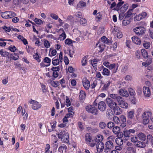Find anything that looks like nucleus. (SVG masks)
Returning <instances> with one entry per match:
<instances>
[{
  "label": "nucleus",
  "mask_w": 153,
  "mask_h": 153,
  "mask_svg": "<svg viewBox=\"0 0 153 153\" xmlns=\"http://www.w3.org/2000/svg\"><path fill=\"white\" fill-rule=\"evenodd\" d=\"M136 132V130L134 129H129V130H124L123 133L120 132L117 134L119 137L118 138H121L123 136V139L125 140H129L130 136L132 134H134Z\"/></svg>",
  "instance_id": "f257e3e1"
},
{
  "label": "nucleus",
  "mask_w": 153,
  "mask_h": 153,
  "mask_svg": "<svg viewBox=\"0 0 153 153\" xmlns=\"http://www.w3.org/2000/svg\"><path fill=\"white\" fill-rule=\"evenodd\" d=\"M114 139V137L112 136H110L108 138V140L105 144V147L104 150L105 152H109L113 149L114 147L113 142Z\"/></svg>",
  "instance_id": "f03ea898"
},
{
  "label": "nucleus",
  "mask_w": 153,
  "mask_h": 153,
  "mask_svg": "<svg viewBox=\"0 0 153 153\" xmlns=\"http://www.w3.org/2000/svg\"><path fill=\"white\" fill-rule=\"evenodd\" d=\"M58 138L60 139L64 143H68L69 141V134L66 132L64 130H62L59 133L56 134Z\"/></svg>",
  "instance_id": "7ed1b4c3"
},
{
  "label": "nucleus",
  "mask_w": 153,
  "mask_h": 153,
  "mask_svg": "<svg viewBox=\"0 0 153 153\" xmlns=\"http://www.w3.org/2000/svg\"><path fill=\"white\" fill-rule=\"evenodd\" d=\"M152 113L151 111H148L144 112L142 115L143 123L146 125L149 121V119L151 117Z\"/></svg>",
  "instance_id": "20e7f679"
},
{
  "label": "nucleus",
  "mask_w": 153,
  "mask_h": 153,
  "mask_svg": "<svg viewBox=\"0 0 153 153\" xmlns=\"http://www.w3.org/2000/svg\"><path fill=\"white\" fill-rule=\"evenodd\" d=\"M85 109L88 112L91 113L94 115H96L98 114V110L94 105H88L86 107Z\"/></svg>",
  "instance_id": "39448f33"
},
{
  "label": "nucleus",
  "mask_w": 153,
  "mask_h": 153,
  "mask_svg": "<svg viewBox=\"0 0 153 153\" xmlns=\"http://www.w3.org/2000/svg\"><path fill=\"white\" fill-rule=\"evenodd\" d=\"M146 29L143 27H138L133 29V31L138 36L142 35L145 33Z\"/></svg>",
  "instance_id": "423d86ee"
},
{
  "label": "nucleus",
  "mask_w": 153,
  "mask_h": 153,
  "mask_svg": "<svg viewBox=\"0 0 153 153\" xmlns=\"http://www.w3.org/2000/svg\"><path fill=\"white\" fill-rule=\"evenodd\" d=\"M106 102L108 106L111 109L116 106L117 104V103L112 99L109 98H107L106 99Z\"/></svg>",
  "instance_id": "0eeeda50"
},
{
  "label": "nucleus",
  "mask_w": 153,
  "mask_h": 153,
  "mask_svg": "<svg viewBox=\"0 0 153 153\" xmlns=\"http://www.w3.org/2000/svg\"><path fill=\"white\" fill-rule=\"evenodd\" d=\"M117 102L118 105L120 107L125 109H127L128 108V104L123 100V98L122 97Z\"/></svg>",
  "instance_id": "6e6552de"
},
{
  "label": "nucleus",
  "mask_w": 153,
  "mask_h": 153,
  "mask_svg": "<svg viewBox=\"0 0 153 153\" xmlns=\"http://www.w3.org/2000/svg\"><path fill=\"white\" fill-rule=\"evenodd\" d=\"M30 103L33 105L32 108L33 110H37L41 107V105L39 104L38 102L34 100H32Z\"/></svg>",
  "instance_id": "1a4fd4ad"
},
{
  "label": "nucleus",
  "mask_w": 153,
  "mask_h": 153,
  "mask_svg": "<svg viewBox=\"0 0 153 153\" xmlns=\"http://www.w3.org/2000/svg\"><path fill=\"white\" fill-rule=\"evenodd\" d=\"M83 85L86 90H88L90 87V84L89 80L86 78H83L82 80Z\"/></svg>",
  "instance_id": "9d476101"
},
{
  "label": "nucleus",
  "mask_w": 153,
  "mask_h": 153,
  "mask_svg": "<svg viewBox=\"0 0 153 153\" xmlns=\"http://www.w3.org/2000/svg\"><path fill=\"white\" fill-rule=\"evenodd\" d=\"M122 127H124L126 126V118L125 116L122 115L120 117V123L119 125Z\"/></svg>",
  "instance_id": "9b49d317"
},
{
  "label": "nucleus",
  "mask_w": 153,
  "mask_h": 153,
  "mask_svg": "<svg viewBox=\"0 0 153 153\" xmlns=\"http://www.w3.org/2000/svg\"><path fill=\"white\" fill-rule=\"evenodd\" d=\"M98 109L101 111H104L106 109V104L103 101L100 102L98 104Z\"/></svg>",
  "instance_id": "f8f14e48"
},
{
  "label": "nucleus",
  "mask_w": 153,
  "mask_h": 153,
  "mask_svg": "<svg viewBox=\"0 0 153 153\" xmlns=\"http://www.w3.org/2000/svg\"><path fill=\"white\" fill-rule=\"evenodd\" d=\"M104 145L103 143L98 142L96 144V148L97 152H100L102 151L104 149Z\"/></svg>",
  "instance_id": "ddd939ff"
},
{
  "label": "nucleus",
  "mask_w": 153,
  "mask_h": 153,
  "mask_svg": "<svg viewBox=\"0 0 153 153\" xmlns=\"http://www.w3.org/2000/svg\"><path fill=\"white\" fill-rule=\"evenodd\" d=\"M143 91L145 96L149 97L151 95V92L149 88L144 86L143 88Z\"/></svg>",
  "instance_id": "4468645a"
},
{
  "label": "nucleus",
  "mask_w": 153,
  "mask_h": 153,
  "mask_svg": "<svg viewBox=\"0 0 153 153\" xmlns=\"http://www.w3.org/2000/svg\"><path fill=\"white\" fill-rule=\"evenodd\" d=\"M109 65L108 68L110 70H111L113 73H116L118 70V66L115 63L110 64Z\"/></svg>",
  "instance_id": "2eb2a0df"
},
{
  "label": "nucleus",
  "mask_w": 153,
  "mask_h": 153,
  "mask_svg": "<svg viewBox=\"0 0 153 153\" xmlns=\"http://www.w3.org/2000/svg\"><path fill=\"white\" fill-rule=\"evenodd\" d=\"M112 109L113 110L114 114L116 115L120 114L122 113V110L117 105H117L116 106L114 107Z\"/></svg>",
  "instance_id": "dca6fc26"
},
{
  "label": "nucleus",
  "mask_w": 153,
  "mask_h": 153,
  "mask_svg": "<svg viewBox=\"0 0 153 153\" xmlns=\"http://www.w3.org/2000/svg\"><path fill=\"white\" fill-rule=\"evenodd\" d=\"M120 95L124 97H127L129 96L128 92L125 89H120L119 91Z\"/></svg>",
  "instance_id": "f3484780"
},
{
  "label": "nucleus",
  "mask_w": 153,
  "mask_h": 153,
  "mask_svg": "<svg viewBox=\"0 0 153 153\" xmlns=\"http://www.w3.org/2000/svg\"><path fill=\"white\" fill-rule=\"evenodd\" d=\"M111 98L114 100H116L117 102L122 97L117 94H109Z\"/></svg>",
  "instance_id": "a211bd4d"
},
{
  "label": "nucleus",
  "mask_w": 153,
  "mask_h": 153,
  "mask_svg": "<svg viewBox=\"0 0 153 153\" xmlns=\"http://www.w3.org/2000/svg\"><path fill=\"white\" fill-rule=\"evenodd\" d=\"M103 140V137L101 134L97 135L94 139V141L96 143L102 142Z\"/></svg>",
  "instance_id": "6ab92c4d"
},
{
  "label": "nucleus",
  "mask_w": 153,
  "mask_h": 153,
  "mask_svg": "<svg viewBox=\"0 0 153 153\" xmlns=\"http://www.w3.org/2000/svg\"><path fill=\"white\" fill-rule=\"evenodd\" d=\"M99 61V59H95L91 60L90 61V64L93 66L95 70L97 69V62Z\"/></svg>",
  "instance_id": "aec40b11"
},
{
  "label": "nucleus",
  "mask_w": 153,
  "mask_h": 153,
  "mask_svg": "<svg viewBox=\"0 0 153 153\" xmlns=\"http://www.w3.org/2000/svg\"><path fill=\"white\" fill-rule=\"evenodd\" d=\"M101 67L103 69L102 73L103 75L108 76L110 75V71L107 68H104L103 65H102Z\"/></svg>",
  "instance_id": "412c9836"
},
{
  "label": "nucleus",
  "mask_w": 153,
  "mask_h": 153,
  "mask_svg": "<svg viewBox=\"0 0 153 153\" xmlns=\"http://www.w3.org/2000/svg\"><path fill=\"white\" fill-rule=\"evenodd\" d=\"M101 41L103 42V43L108 45L112 43V41L110 40H109L105 36H103L101 37Z\"/></svg>",
  "instance_id": "4be33fe9"
},
{
  "label": "nucleus",
  "mask_w": 153,
  "mask_h": 153,
  "mask_svg": "<svg viewBox=\"0 0 153 153\" xmlns=\"http://www.w3.org/2000/svg\"><path fill=\"white\" fill-rule=\"evenodd\" d=\"M132 40L133 42L136 44L140 45L141 43L140 39L136 36L132 37Z\"/></svg>",
  "instance_id": "5701e85b"
},
{
  "label": "nucleus",
  "mask_w": 153,
  "mask_h": 153,
  "mask_svg": "<svg viewBox=\"0 0 153 153\" xmlns=\"http://www.w3.org/2000/svg\"><path fill=\"white\" fill-rule=\"evenodd\" d=\"M137 136L138 138H139V140L141 141H144L146 140V135L142 132L138 133L137 135Z\"/></svg>",
  "instance_id": "b1692460"
},
{
  "label": "nucleus",
  "mask_w": 153,
  "mask_h": 153,
  "mask_svg": "<svg viewBox=\"0 0 153 153\" xmlns=\"http://www.w3.org/2000/svg\"><path fill=\"white\" fill-rule=\"evenodd\" d=\"M79 94V97L80 100H84L86 96V94L85 92L82 90H81L80 91Z\"/></svg>",
  "instance_id": "393cba45"
},
{
  "label": "nucleus",
  "mask_w": 153,
  "mask_h": 153,
  "mask_svg": "<svg viewBox=\"0 0 153 153\" xmlns=\"http://www.w3.org/2000/svg\"><path fill=\"white\" fill-rule=\"evenodd\" d=\"M137 143L135 144V146H136L141 148H143L146 146L145 143L141 141L138 140Z\"/></svg>",
  "instance_id": "a878e982"
},
{
  "label": "nucleus",
  "mask_w": 153,
  "mask_h": 153,
  "mask_svg": "<svg viewBox=\"0 0 153 153\" xmlns=\"http://www.w3.org/2000/svg\"><path fill=\"white\" fill-rule=\"evenodd\" d=\"M132 10H128L126 14L125 17L127 18L128 19L131 20L132 17Z\"/></svg>",
  "instance_id": "bb28decb"
},
{
  "label": "nucleus",
  "mask_w": 153,
  "mask_h": 153,
  "mask_svg": "<svg viewBox=\"0 0 153 153\" xmlns=\"http://www.w3.org/2000/svg\"><path fill=\"white\" fill-rule=\"evenodd\" d=\"M147 140L145 142L146 143H148L149 142L150 143L153 142V137L151 134H148L147 136Z\"/></svg>",
  "instance_id": "cd10ccee"
},
{
  "label": "nucleus",
  "mask_w": 153,
  "mask_h": 153,
  "mask_svg": "<svg viewBox=\"0 0 153 153\" xmlns=\"http://www.w3.org/2000/svg\"><path fill=\"white\" fill-rule=\"evenodd\" d=\"M116 143L119 146H121L123 144V140L121 138H117L115 139Z\"/></svg>",
  "instance_id": "c85d7f7f"
},
{
  "label": "nucleus",
  "mask_w": 153,
  "mask_h": 153,
  "mask_svg": "<svg viewBox=\"0 0 153 153\" xmlns=\"http://www.w3.org/2000/svg\"><path fill=\"white\" fill-rule=\"evenodd\" d=\"M131 20L127 18H124V19L123 21V25L124 26H126L129 24L131 22Z\"/></svg>",
  "instance_id": "c756f323"
},
{
  "label": "nucleus",
  "mask_w": 153,
  "mask_h": 153,
  "mask_svg": "<svg viewBox=\"0 0 153 153\" xmlns=\"http://www.w3.org/2000/svg\"><path fill=\"white\" fill-rule=\"evenodd\" d=\"M132 134V136H130V140L131 142L134 143L137 142L138 140V138L137 136L133 135Z\"/></svg>",
  "instance_id": "7c9ffc66"
},
{
  "label": "nucleus",
  "mask_w": 153,
  "mask_h": 153,
  "mask_svg": "<svg viewBox=\"0 0 153 153\" xmlns=\"http://www.w3.org/2000/svg\"><path fill=\"white\" fill-rule=\"evenodd\" d=\"M0 54L3 57H6L7 56L9 55V53L7 51H4L3 49L0 50Z\"/></svg>",
  "instance_id": "2f4dec72"
},
{
  "label": "nucleus",
  "mask_w": 153,
  "mask_h": 153,
  "mask_svg": "<svg viewBox=\"0 0 153 153\" xmlns=\"http://www.w3.org/2000/svg\"><path fill=\"white\" fill-rule=\"evenodd\" d=\"M88 58V56H84L82 59L81 62L82 66H85L87 64V61Z\"/></svg>",
  "instance_id": "473e14b6"
},
{
  "label": "nucleus",
  "mask_w": 153,
  "mask_h": 153,
  "mask_svg": "<svg viewBox=\"0 0 153 153\" xmlns=\"http://www.w3.org/2000/svg\"><path fill=\"white\" fill-rule=\"evenodd\" d=\"M142 55L144 58H147L148 57V54L146 50L142 49L141 50Z\"/></svg>",
  "instance_id": "72a5a7b5"
},
{
  "label": "nucleus",
  "mask_w": 153,
  "mask_h": 153,
  "mask_svg": "<svg viewBox=\"0 0 153 153\" xmlns=\"http://www.w3.org/2000/svg\"><path fill=\"white\" fill-rule=\"evenodd\" d=\"M112 131L114 134H117L120 131V128L119 127L116 126L113 128Z\"/></svg>",
  "instance_id": "f704fd0d"
},
{
  "label": "nucleus",
  "mask_w": 153,
  "mask_h": 153,
  "mask_svg": "<svg viewBox=\"0 0 153 153\" xmlns=\"http://www.w3.org/2000/svg\"><path fill=\"white\" fill-rule=\"evenodd\" d=\"M134 113L133 111H130L128 113L127 116L128 118L132 119L134 117Z\"/></svg>",
  "instance_id": "c9c22d12"
},
{
  "label": "nucleus",
  "mask_w": 153,
  "mask_h": 153,
  "mask_svg": "<svg viewBox=\"0 0 153 153\" xmlns=\"http://www.w3.org/2000/svg\"><path fill=\"white\" fill-rule=\"evenodd\" d=\"M124 1H119V2L117 3V5L116 7L114 8V10L117 11L119 10L120 7L124 4Z\"/></svg>",
  "instance_id": "e433bc0d"
},
{
  "label": "nucleus",
  "mask_w": 153,
  "mask_h": 153,
  "mask_svg": "<svg viewBox=\"0 0 153 153\" xmlns=\"http://www.w3.org/2000/svg\"><path fill=\"white\" fill-rule=\"evenodd\" d=\"M10 57L12 58L14 60H16L18 59L19 56L16 53H14L13 54H10Z\"/></svg>",
  "instance_id": "4c0bfd02"
},
{
  "label": "nucleus",
  "mask_w": 153,
  "mask_h": 153,
  "mask_svg": "<svg viewBox=\"0 0 153 153\" xmlns=\"http://www.w3.org/2000/svg\"><path fill=\"white\" fill-rule=\"evenodd\" d=\"M9 11H5L1 13V17L4 19L8 18Z\"/></svg>",
  "instance_id": "58836bf2"
},
{
  "label": "nucleus",
  "mask_w": 153,
  "mask_h": 153,
  "mask_svg": "<svg viewBox=\"0 0 153 153\" xmlns=\"http://www.w3.org/2000/svg\"><path fill=\"white\" fill-rule=\"evenodd\" d=\"M126 148L127 151H130V152L134 153L135 152V149L134 146L130 147H126Z\"/></svg>",
  "instance_id": "ea45409f"
},
{
  "label": "nucleus",
  "mask_w": 153,
  "mask_h": 153,
  "mask_svg": "<svg viewBox=\"0 0 153 153\" xmlns=\"http://www.w3.org/2000/svg\"><path fill=\"white\" fill-rule=\"evenodd\" d=\"M85 140L86 142H91V136L88 134H85Z\"/></svg>",
  "instance_id": "a19ab883"
},
{
  "label": "nucleus",
  "mask_w": 153,
  "mask_h": 153,
  "mask_svg": "<svg viewBox=\"0 0 153 153\" xmlns=\"http://www.w3.org/2000/svg\"><path fill=\"white\" fill-rule=\"evenodd\" d=\"M16 14L13 11H9L8 18H12L15 17Z\"/></svg>",
  "instance_id": "79ce46f5"
},
{
  "label": "nucleus",
  "mask_w": 153,
  "mask_h": 153,
  "mask_svg": "<svg viewBox=\"0 0 153 153\" xmlns=\"http://www.w3.org/2000/svg\"><path fill=\"white\" fill-rule=\"evenodd\" d=\"M106 126L105 123L103 122H100L99 124V127L101 129H104Z\"/></svg>",
  "instance_id": "37998d69"
},
{
  "label": "nucleus",
  "mask_w": 153,
  "mask_h": 153,
  "mask_svg": "<svg viewBox=\"0 0 153 153\" xmlns=\"http://www.w3.org/2000/svg\"><path fill=\"white\" fill-rule=\"evenodd\" d=\"M44 45L45 47L46 48H49L51 45L49 42L46 40H44Z\"/></svg>",
  "instance_id": "c03bdc74"
},
{
  "label": "nucleus",
  "mask_w": 153,
  "mask_h": 153,
  "mask_svg": "<svg viewBox=\"0 0 153 153\" xmlns=\"http://www.w3.org/2000/svg\"><path fill=\"white\" fill-rule=\"evenodd\" d=\"M113 120L114 122L118 125L120 123V118L117 116H114L113 118Z\"/></svg>",
  "instance_id": "a18cd8bd"
},
{
  "label": "nucleus",
  "mask_w": 153,
  "mask_h": 153,
  "mask_svg": "<svg viewBox=\"0 0 153 153\" xmlns=\"http://www.w3.org/2000/svg\"><path fill=\"white\" fill-rule=\"evenodd\" d=\"M59 62V60L58 59H54V58H53L52 59V64L54 65H58Z\"/></svg>",
  "instance_id": "49530a36"
},
{
  "label": "nucleus",
  "mask_w": 153,
  "mask_h": 153,
  "mask_svg": "<svg viewBox=\"0 0 153 153\" xmlns=\"http://www.w3.org/2000/svg\"><path fill=\"white\" fill-rule=\"evenodd\" d=\"M128 7V4H125L121 7V10L124 12L127 10Z\"/></svg>",
  "instance_id": "de8ad7c7"
},
{
  "label": "nucleus",
  "mask_w": 153,
  "mask_h": 153,
  "mask_svg": "<svg viewBox=\"0 0 153 153\" xmlns=\"http://www.w3.org/2000/svg\"><path fill=\"white\" fill-rule=\"evenodd\" d=\"M79 22L81 25L85 26L87 23V20L85 19L82 18L80 19Z\"/></svg>",
  "instance_id": "09e8293b"
},
{
  "label": "nucleus",
  "mask_w": 153,
  "mask_h": 153,
  "mask_svg": "<svg viewBox=\"0 0 153 153\" xmlns=\"http://www.w3.org/2000/svg\"><path fill=\"white\" fill-rule=\"evenodd\" d=\"M143 18H142V16H141V15L140 14L139 15H137L134 18V21H139L141 19H142Z\"/></svg>",
  "instance_id": "8fccbe9b"
},
{
  "label": "nucleus",
  "mask_w": 153,
  "mask_h": 153,
  "mask_svg": "<svg viewBox=\"0 0 153 153\" xmlns=\"http://www.w3.org/2000/svg\"><path fill=\"white\" fill-rule=\"evenodd\" d=\"M111 81H108L103 86V88L105 90H106L110 86V84L111 83Z\"/></svg>",
  "instance_id": "3c124183"
},
{
  "label": "nucleus",
  "mask_w": 153,
  "mask_h": 153,
  "mask_svg": "<svg viewBox=\"0 0 153 153\" xmlns=\"http://www.w3.org/2000/svg\"><path fill=\"white\" fill-rule=\"evenodd\" d=\"M150 43L149 42H146V43L143 44V47L146 49H149L150 47Z\"/></svg>",
  "instance_id": "603ef678"
},
{
  "label": "nucleus",
  "mask_w": 153,
  "mask_h": 153,
  "mask_svg": "<svg viewBox=\"0 0 153 153\" xmlns=\"http://www.w3.org/2000/svg\"><path fill=\"white\" fill-rule=\"evenodd\" d=\"M107 127L109 128H111L114 126V123L112 122H108L107 124Z\"/></svg>",
  "instance_id": "864d4df0"
},
{
  "label": "nucleus",
  "mask_w": 153,
  "mask_h": 153,
  "mask_svg": "<svg viewBox=\"0 0 153 153\" xmlns=\"http://www.w3.org/2000/svg\"><path fill=\"white\" fill-rule=\"evenodd\" d=\"M105 47V46L104 45H100V44L98 47V48H99L98 51L99 52H102L104 50Z\"/></svg>",
  "instance_id": "5fc2aeb1"
},
{
  "label": "nucleus",
  "mask_w": 153,
  "mask_h": 153,
  "mask_svg": "<svg viewBox=\"0 0 153 153\" xmlns=\"http://www.w3.org/2000/svg\"><path fill=\"white\" fill-rule=\"evenodd\" d=\"M65 98V105L67 107H68L71 105V102L69 99V98L67 96H66Z\"/></svg>",
  "instance_id": "6e6d98bb"
},
{
  "label": "nucleus",
  "mask_w": 153,
  "mask_h": 153,
  "mask_svg": "<svg viewBox=\"0 0 153 153\" xmlns=\"http://www.w3.org/2000/svg\"><path fill=\"white\" fill-rule=\"evenodd\" d=\"M128 91L130 94L131 96H133L135 94L134 91L132 88H129L128 89Z\"/></svg>",
  "instance_id": "4d7b16f0"
},
{
  "label": "nucleus",
  "mask_w": 153,
  "mask_h": 153,
  "mask_svg": "<svg viewBox=\"0 0 153 153\" xmlns=\"http://www.w3.org/2000/svg\"><path fill=\"white\" fill-rule=\"evenodd\" d=\"M50 16L53 19L56 20L58 18V16L54 13H51L50 15Z\"/></svg>",
  "instance_id": "13d9d810"
},
{
  "label": "nucleus",
  "mask_w": 153,
  "mask_h": 153,
  "mask_svg": "<svg viewBox=\"0 0 153 153\" xmlns=\"http://www.w3.org/2000/svg\"><path fill=\"white\" fill-rule=\"evenodd\" d=\"M8 48L9 50L12 52H15L17 49L15 46H12V45L10 46Z\"/></svg>",
  "instance_id": "bf43d9fd"
},
{
  "label": "nucleus",
  "mask_w": 153,
  "mask_h": 153,
  "mask_svg": "<svg viewBox=\"0 0 153 153\" xmlns=\"http://www.w3.org/2000/svg\"><path fill=\"white\" fill-rule=\"evenodd\" d=\"M35 22L38 25H41L42 23V21L40 19L36 18L34 19Z\"/></svg>",
  "instance_id": "052dcab7"
},
{
  "label": "nucleus",
  "mask_w": 153,
  "mask_h": 153,
  "mask_svg": "<svg viewBox=\"0 0 153 153\" xmlns=\"http://www.w3.org/2000/svg\"><path fill=\"white\" fill-rule=\"evenodd\" d=\"M102 15L99 13H98L97 14L96 21L98 22L100 19L102 18Z\"/></svg>",
  "instance_id": "680f3d73"
},
{
  "label": "nucleus",
  "mask_w": 153,
  "mask_h": 153,
  "mask_svg": "<svg viewBox=\"0 0 153 153\" xmlns=\"http://www.w3.org/2000/svg\"><path fill=\"white\" fill-rule=\"evenodd\" d=\"M52 85L55 87H57L59 85V83L58 81H53L52 82Z\"/></svg>",
  "instance_id": "e2e57ef3"
},
{
  "label": "nucleus",
  "mask_w": 153,
  "mask_h": 153,
  "mask_svg": "<svg viewBox=\"0 0 153 153\" xmlns=\"http://www.w3.org/2000/svg\"><path fill=\"white\" fill-rule=\"evenodd\" d=\"M151 62L152 60L151 59L150 61H149L148 62L147 61L146 62H143L142 63V65L144 66L145 67H146L151 64Z\"/></svg>",
  "instance_id": "0e129e2a"
},
{
  "label": "nucleus",
  "mask_w": 153,
  "mask_h": 153,
  "mask_svg": "<svg viewBox=\"0 0 153 153\" xmlns=\"http://www.w3.org/2000/svg\"><path fill=\"white\" fill-rule=\"evenodd\" d=\"M128 69V67L126 65L123 66L121 69V71L122 73H125L126 71Z\"/></svg>",
  "instance_id": "69168bd1"
},
{
  "label": "nucleus",
  "mask_w": 153,
  "mask_h": 153,
  "mask_svg": "<svg viewBox=\"0 0 153 153\" xmlns=\"http://www.w3.org/2000/svg\"><path fill=\"white\" fill-rule=\"evenodd\" d=\"M51 70L53 71H58L59 70V66L53 67Z\"/></svg>",
  "instance_id": "338daca9"
},
{
  "label": "nucleus",
  "mask_w": 153,
  "mask_h": 153,
  "mask_svg": "<svg viewBox=\"0 0 153 153\" xmlns=\"http://www.w3.org/2000/svg\"><path fill=\"white\" fill-rule=\"evenodd\" d=\"M115 34H116L117 37L118 38H121L123 36V34L121 32H118L116 33Z\"/></svg>",
  "instance_id": "774afa93"
}]
</instances>
